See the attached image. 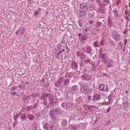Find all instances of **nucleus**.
I'll return each instance as SVG.
<instances>
[{"mask_svg": "<svg viewBox=\"0 0 130 130\" xmlns=\"http://www.w3.org/2000/svg\"><path fill=\"white\" fill-rule=\"evenodd\" d=\"M61 113V111L59 108L53 109L51 110L49 113V115L52 117L53 116L58 115L60 114Z\"/></svg>", "mask_w": 130, "mask_h": 130, "instance_id": "1", "label": "nucleus"}, {"mask_svg": "<svg viewBox=\"0 0 130 130\" xmlns=\"http://www.w3.org/2000/svg\"><path fill=\"white\" fill-rule=\"evenodd\" d=\"M56 97L55 96L49 94L48 99L50 103H55L56 101Z\"/></svg>", "mask_w": 130, "mask_h": 130, "instance_id": "2", "label": "nucleus"}, {"mask_svg": "<svg viewBox=\"0 0 130 130\" xmlns=\"http://www.w3.org/2000/svg\"><path fill=\"white\" fill-rule=\"evenodd\" d=\"M99 88L100 90L103 91H105L106 92H108L109 91L107 86L106 85L103 84L100 85L99 86Z\"/></svg>", "mask_w": 130, "mask_h": 130, "instance_id": "3", "label": "nucleus"}, {"mask_svg": "<svg viewBox=\"0 0 130 130\" xmlns=\"http://www.w3.org/2000/svg\"><path fill=\"white\" fill-rule=\"evenodd\" d=\"M112 36L113 38L117 41L120 40V39H119L120 35L118 34L117 32L113 31L112 33Z\"/></svg>", "mask_w": 130, "mask_h": 130, "instance_id": "4", "label": "nucleus"}, {"mask_svg": "<svg viewBox=\"0 0 130 130\" xmlns=\"http://www.w3.org/2000/svg\"><path fill=\"white\" fill-rule=\"evenodd\" d=\"M91 78V76L90 75L86 74H84L82 75L81 77L82 80L86 81L90 80Z\"/></svg>", "mask_w": 130, "mask_h": 130, "instance_id": "5", "label": "nucleus"}, {"mask_svg": "<svg viewBox=\"0 0 130 130\" xmlns=\"http://www.w3.org/2000/svg\"><path fill=\"white\" fill-rule=\"evenodd\" d=\"M78 91V88L77 85H75L72 86L71 88V92L72 94L76 93Z\"/></svg>", "mask_w": 130, "mask_h": 130, "instance_id": "6", "label": "nucleus"}, {"mask_svg": "<svg viewBox=\"0 0 130 130\" xmlns=\"http://www.w3.org/2000/svg\"><path fill=\"white\" fill-rule=\"evenodd\" d=\"M109 2V0H104L103 1L104 5H100V4L99 3V4L100 5L99 10H104L103 8H104L105 6H107Z\"/></svg>", "mask_w": 130, "mask_h": 130, "instance_id": "7", "label": "nucleus"}, {"mask_svg": "<svg viewBox=\"0 0 130 130\" xmlns=\"http://www.w3.org/2000/svg\"><path fill=\"white\" fill-rule=\"evenodd\" d=\"M80 90H86L88 88V86L86 83H82L80 85Z\"/></svg>", "mask_w": 130, "mask_h": 130, "instance_id": "8", "label": "nucleus"}, {"mask_svg": "<svg viewBox=\"0 0 130 130\" xmlns=\"http://www.w3.org/2000/svg\"><path fill=\"white\" fill-rule=\"evenodd\" d=\"M90 27L88 26L83 29V32L85 34L88 35L90 32Z\"/></svg>", "mask_w": 130, "mask_h": 130, "instance_id": "9", "label": "nucleus"}, {"mask_svg": "<svg viewBox=\"0 0 130 130\" xmlns=\"http://www.w3.org/2000/svg\"><path fill=\"white\" fill-rule=\"evenodd\" d=\"M73 104L71 103H68L66 104V109L69 110H71L73 107Z\"/></svg>", "mask_w": 130, "mask_h": 130, "instance_id": "10", "label": "nucleus"}, {"mask_svg": "<svg viewBox=\"0 0 130 130\" xmlns=\"http://www.w3.org/2000/svg\"><path fill=\"white\" fill-rule=\"evenodd\" d=\"M93 101L99 100L101 98V95L100 94H96L93 96Z\"/></svg>", "mask_w": 130, "mask_h": 130, "instance_id": "11", "label": "nucleus"}, {"mask_svg": "<svg viewBox=\"0 0 130 130\" xmlns=\"http://www.w3.org/2000/svg\"><path fill=\"white\" fill-rule=\"evenodd\" d=\"M87 11L86 10H82L80 11L79 12V14L80 17H84L86 14V12Z\"/></svg>", "mask_w": 130, "mask_h": 130, "instance_id": "12", "label": "nucleus"}, {"mask_svg": "<svg viewBox=\"0 0 130 130\" xmlns=\"http://www.w3.org/2000/svg\"><path fill=\"white\" fill-rule=\"evenodd\" d=\"M97 107L94 106H90L89 107V111H92L96 110Z\"/></svg>", "mask_w": 130, "mask_h": 130, "instance_id": "13", "label": "nucleus"}, {"mask_svg": "<svg viewBox=\"0 0 130 130\" xmlns=\"http://www.w3.org/2000/svg\"><path fill=\"white\" fill-rule=\"evenodd\" d=\"M124 102V100L122 99H118L117 102V103H118V105H121L123 104Z\"/></svg>", "mask_w": 130, "mask_h": 130, "instance_id": "14", "label": "nucleus"}, {"mask_svg": "<svg viewBox=\"0 0 130 130\" xmlns=\"http://www.w3.org/2000/svg\"><path fill=\"white\" fill-rule=\"evenodd\" d=\"M67 124V121L65 119H63L61 121V124L62 127H64Z\"/></svg>", "mask_w": 130, "mask_h": 130, "instance_id": "15", "label": "nucleus"}, {"mask_svg": "<svg viewBox=\"0 0 130 130\" xmlns=\"http://www.w3.org/2000/svg\"><path fill=\"white\" fill-rule=\"evenodd\" d=\"M49 94H47V93L44 94H43L41 96V99H43V100H45L46 98L48 97L49 96Z\"/></svg>", "mask_w": 130, "mask_h": 130, "instance_id": "16", "label": "nucleus"}, {"mask_svg": "<svg viewBox=\"0 0 130 130\" xmlns=\"http://www.w3.org/2000/svg\"><path fill=\"white\" fill-rule=\"evenodd\" d=\"M113 61H111L108 63L107 68H109L112 67L113 65Z\"/></svg>", "mask_w": 130, "mask_h": 130, "instance_id": "17", "label": "nucleus"}, {"mask_svg": "<svg viewBox=\"0 0 130 130\" xmlns=\"http://www.w3.org/2000/svg\"><path fill=\"white\" fill-rule=\"evenodd\" d=\"M93 45L95 47H99L100 43L98 41H96L93 43Z\"/></svg>", "mask_w": 130, "mask_h": 130, "instance_id": "18", "label": "nucleus"}, {"mask_svg": "<svg viewBox=\"0 0 130 130\" xmlns=\"http://www.w3.org/2000/svg\"><path fill=\"white\" fill-rule=\"evenodd\" d=\"M69 127L71 129L75 130L77 128V126L76 125L72 124Z\"/></svg>", "mask_w": 130, "mask_h": 130, "instance_id": "19", "label": "nucleus"}, {"mask_svg": "<svg viewBox=\"0 0 130 130\" xmlns=\"http://www.w3.org/2000/svg\"><path fill=\"white\" fill-rule=\"evenodd\" d=\"M83 50L85 52H86L88 53H89L90 54H92V52L91 51V50L90 49H89V50L87 49V51L85 48H83Z\"/></svg>", "mask_w": 130, "mask_h": 130, "instance_id": "20", "label": "nucleus"}, {"mask_svg": "<svg viewBox=\"0 0 130 130\" xmlns=\"http://www.w3.org/2000/svg\"><path fill=\"white\" fill-rule=\"evenodd\" d=\"M38 126V124L36 123H34L33 125V130H37Z\"/></svg>", "mask_w": 130, "mask_h": 130, "instance_id": "21", "label": "nucleus"}, {"mask_svg": "<svg viewBox=\"0 0 130 130\" xmlns=\"http://www.w3.org/2000/svg\"><path fill=\"white\" fill-rule=\"evenodd\" d=\"M48 125L47 123H45L43 127V128L46 130H49V129L48 127Z\"/></svg>", "mask_w": 130, "mask_h": 130, "instance_id": "22", "label": "nucleus"}, {"mask_svg": "<svg viewBox=\"0 0 130 130\" xmlns=\"http://www.w3.org/2000/svg\"><path fill=\"white\" fill-rule=\"evenodd\" d=\"M107 24L108 25V26L109 27H111L112 25L111 20H110L109 17L107 23Z\"/></svg>", "mask_w": 130, "mask_h": 130, "instance_id": "23", "label": "nucleus"}, {"mask_svg": "<svg viewBox=\"0 0 130 130\" xmlns=\"http://www.w3.org/2000/svg\"><path fill=\"white\" fill-rule=\"evenodd\" d=\"M69 83V81L67 79H65L64 80V82H63V84L65 86H67V85H68Z\"/></svg>", "mask_w": 130, "mask_h": 130, "instance_id": "24", "label": "nucleus"}, {"mask_svg": "<svg viewBox=\"0 0 130 130\" xmlns=\"http://www.w3.org/2000/svg\"><path fill=\"white\" fill-rule=\"evenodd\" d=\"M87 6L86 4L85 3H83L80 4V7L82 9H83Z\"/></svg>", "mask_w": 130, "mask_h": 130, "instance_id": "25", "label": "nucleus"}, {"mask_svg": "<svg viewBox=\"0 0 130 130\" xmlns=\"http://www.w3.org/2000/svg\"><path fill=\"white\" fill-rule=\"evenodd\" d=\"M79 127L80 128L83 129L85 128V126L84 125V124L81 123L79 124Z\"/></svg>", "mask_w": 130, "mask_h": 130, "instance_id": "26", "label": "nucleus"}, {"mask_svg": "<svg viewBox=\"0 0 130 130\" xmlns=\"http://www.w3.org/2000/svg\"><path fill=\"white\" fill-rule=\"evenodd\" d=\"M87 7H89V10H92L94 9V6L92 5H89Z\"/></svg>", "mask_w": 130, "mask_h": 130, "instance_id": "27", "label": "nucleus"}, {"mask_svg": "<svg viewBox=\"0 0 130 130\" xmlns=\"http://www.w3.org/2000/svg\"><path fill=\"white\" fill-rule=\"evenodd\" d=\"M40 10L41 9L39 8L36 10L34 12V15H37Z\"/></svg>", "mask_w": 130, "mask_h": 130, "instance_id": "28", "label": "nucleus"}, {"mask_svg": "<svg viewBox=\"0 0 130 130\" xmlns=\"http://www.w3.org/2000/svg\"><path fill=\"white\" fill-rule=\"evenodd\" d=\"M26 115L25 114H23L22 115L21 118V119L23 121L26 120Z\"/></svg>", "mask_w": 130, "mask_h": 130, "instance_id": "29", "label": "nucleus"}, {"mask_svg": "<svg viewBox=\"0 0 130 130\" xmlns=\"http://www.w3.org/2000/svg\"><path fill=\"white\" fill-rule=\"evenodd\" d=\"M81 114L84 116H89V114L88 113L86 112H82Z\"/></svg>", "mask_w": 130, "mask_h": 130, "instance_id": "30", "label": "nucleus"}, {"mask_svg": "<svg viewBox=\"0 0 130 130\" xmlns=\"http://www.w3.org/2000/svg\"><path fill=\"white\" fill-rule=\"evenodd\" d=\"M78 23L80 27H82L83 26V22L81 20H79L78 21Z\"/></svg>", "mask_w": 130, "mask_h": 130, "instance_id": "31", "label": "nucleus"}, {"mask_svg": "<svg viewBox=\"0 0 130 130\" xmlns=\"http://www.w3.org/2000/svg\"><path fill=\"white\" fill-rule=\"evenodd\" d=\"M28 117L30 120H32L34 116L31 114H28Z\"/></svg>", "mask_w": 130, "mask_h": 130, "instance_id": "32", "label": "nucleus"}, {"mask_svg": "<svg viewBox=\"0 0 130 130\" xmlns=\"http://www.w3.org/2000/svg\"><path fill=\"white\" fill-rule=\"evenodd\" d=\"M106 54V53H105L102 55V54H100L99 55V57L100 58H104Z\"/></svg>", "mask_w": 130, "mask_h": 130, "instance_id": "33", "label": "nucleus"}, {"mask_svg": "<svg viewBox=\"0 0 130 130\" xmlns=\"http://www.w3.org/2000/svg\"><path fill=\"white\" fill-rule=\"evenodd\" d=\"M113 93L110 94L108 96V98L109 100H111V98L113 96Z\"/></svg>", "mask_w": 130, "mask_h": 130, "instance_id": "34", "label": "nucleus"}, {"mask_svg": "<svg viewBox=\"0 0 130 130\" xmlns=\"http://www.w3.org/2000/svg\"><path fill=\"white\" fill-rule=\"evenodd\" d=\"M113 12L114 13V14L115 16L117 17L118 16V11L117 10H113Z\"/></svg>", "mask_w": 130, "mask_h": 130, "instance_id": "35", "label": "nucleus"}, {"mask_svg": "<svg viewBox=\"0 0 130 130\" xmlns=\"http://www.w3.org/2000/svg\"><path fill=\"white\" fill-rule=\"evenodd\" d=\"M65 51V49H63L62 50H60L58 52L57 54V56H59L60 54H61V53H62L64 51Z\"/></svg>", "mask_w": 130, "mask_h": 130, "instance_id": "36", "label": "nucleus"}, {"mask_svg": "<svg viewBox=\"0 0 130 130\" xmlns=\"http://www.w3.org/2000/svg\"><path fill=\"white\" fill-rule=\"evenodd\" d=\"M88 99L89 101L92 100L93 101V96H89L88 97Z\"/></svg>", "mask_w": 130, "mask_h": 130, "instance_id": "37", "label": "nucleus"}, {"mask_svg": "<svg viewBox=\"0 0 130 130\" xmlns=\"http://www.w3.org/2000/svg\"><path fill=\"white\" fill-rule=\"evenodd\" d=\"M64 79L63 78H61L59 80L58 83L59 84H60L64 81Z\"/></svg>", "mask_w": 130, "mask_h": 130, "instance_id": "38", "label": "nucleus"}, {"mask_svg": "<svg viewBox=\"0 0 130 130\" xmlns=\"http://www.w3.org/2000/svg\"><path fill=\"white\" fill-rule=\"evenodd\" d=\"M37 104H35L33 106L32 105L31 106V109H34L37 107Z\"/></svg>", "mask_w": 130, "mask_h": 130, "instance_id": "39", "label": "nucleus"}, {"mask_svg": "<svg viewBox=\"0 0 130 130\" xmlns=\"http://www.w3.org/2000/svg\"><path fill=\"white\" fill-rule=\"evenodd\" d=\"M25 87V86L24 85H23L22 86L21 85H19L18 86V87H20L22 89H24Z\"/></svg>", "mask_w": 130, "mask_h": 130, "instance_id": "40", "label": "nucleus"}, {"mask_svg": "<svg viewBox=\"0 0 130 130\" xmlns=\"http://www.w3.org/2000/svg\"><path fill=\"white\" fill-rule=\"evenodd\" d=\"M90 61V60L88 58H87V59L84 61V62L85 63H89Z\"/></svg>", "mask_w": 130, "mask_h": 130, "instance_id": "41", "label": "nucleus"}, {"mask_svg": "<svg viewBox=\"0 0 130 130\" xmlns=\"http://www.w3.org/2000/svg\"><path fill=\"white\" fill-rule=\"evenodd\" d=\"M30 97V96H28L26 97V98L24 99V98H23V100L24 101H25L26 100L30 99V98H29Z\"/></svg>", "mask_w": 130, "mask_h": 130, "instance_id": "42", "label": "nucleus"}, {"mask_svg": "<svg viewBox=\"0 0 130 130\" xmlns=\"http://www.w3.org/2000/svg\"><path fill=\"white\" fill-rule=\"evenodd\" d=\"M97 26L98 27L100 26L102 24V23H101V22H97Z\"/></svg>", "mask_w": 130, "mask_h": 130, "instance_id": "43", "label": "nucleus"}, {"mask_svg": "<svg viewBox=\"0 0 130 130\" xmlns=\"http://www.w3.org/2000/svg\"><path fill=\"white\" fill-rule=\"evenodd\" d=\"M17 88V87L16 86H14L12 88H11V91H14Z\"/></svg>", "mask_w": 130, "mask_h": 130, "instance_id": "44", "label": "nucleus"}, {"mask_svg": "<svg viewBox=\"0 0 130 130\" xmlns=\"http://www.w3.org/2000/svg\"><path fill=\"white\" fill-rule=\"evenodd\" d=\"M104 41L103 40H102L99 43L100 45H104Z\"/></svg>", "mask_w": 130, "mask_h": 130, "instance_id": "45", "label": "nucleus"}, {"mask_svg": "<svg viewBox=\"0 0 130 130\" xmlns=\"http://www.w3.org/2000/svg\"><path fill=\"white\" fill-rule=\"evenodd\" d=\"M54 126L53 125H51L50 126V128L49 129V130H52L54 128Z\"/></svg>", "mask_w": 130, "mask_h": 130, "instance_id": "46", "label": "nucleus"}, {"mask_svg": "<svg viewBox=\"0 0 130 130\" xmlns=\"http://www.w3.org/2000/svg\"><path fill=\"white\" fill-rule=\"evenodd\" d=\"M102 48L101 47L100 50V52H99V55L102 54Z\"/></svg>", "mask_w": 130, "mask_h": 130, "instance_id": "47", "label": "nucleus"}, {"mask_svg": "<svg viewBox=\"0 0 130 130\" xmlns=\"http://www.w3.org/2000/svg\"><path fill=\"white\" fill-rule=\"evenodd\" d=\"M89 106H88V105H85L83 106V107H84L86 108H88V109H89Z\"/></svg>", "mask_w": 130, "mask_h": 130, "instance_id": "48", "label": "nucleus"}, {"mask_svg": "<svg viewBox=\"0 0 130 130\" xmlns=\"http://www.w3.org/2000/svg\"><path fill=\"white\" fill-rule=\"evenodd\" d=\"M110 100H109V101L108 103L105 102L104 103V104L106 105H109V103L110 102Z\"/></svg>", "mask_w": 130, "mask_h": 130, "instance_id": "49", "label": "nucleus"}, {"mask_svg": "<svg viewBox=\"0 0 130 130\" xmlns=\"http://www.w3.org/2000/svg\"><path fill=\"white\" fill-rule=\"evenodd\" d=\"M121 1L120 0H118L117 2V5H118L120 3H121Z\"/></svg>", "mask_w": 130, "mask_h": 130, "instance_id": "50", "label": "nucleus"}, {"mask_svg": "<svg viewBox=\"0 0 130 130\" xmlns=\"http://www.w3.org/2000/svg\"><path fill=\"white\" fill-rule=\"evenodd\" d=\"M16 92H12L11 93L13 95H15L16 94Z\"/></svg>", "mask_w": 130, "mask_h": 130, "instance_id": "51", "label": "nucleus"}, {"mask_svg": "<svg viewBox=\"0 0 130 130\" xmlns=\"http://www.w3.org/2000/svg\"><path fill=\"white\" fill-rule=\"evenodd\" d=\"M18 30L19 32V34H21L23 33V32H22V30L21 29H20Z\"/></svg>", "mask_w": 130, "mask_h": 130, "instance_id": "52", "label": "nucleus"}, {"mask_svg": "<svg viewBox=\"0 0 130 130\" xmlns=\"http://www.w3.org/2000/svg\"><path fill=\"white\" fill-rule=\"evenodd\" d=\"M65 103H62L61 105V106L62 107H63V108H64V105H65Z\"/></svg>", "mask_w": 130, "mask_h": 130, "instance_id": "53", "label": "nucleus"}, {"mask_svg": "<svg viewBox=\"0 0 130 130\" xmlns=\"http://www.w3.org/2000/svg\"><path fill=\"white\" fill-rule=\"evenodd\" d=\"M127 42V40L126 39H125L124 40V45L125 46Z\"/></svg>", "mask_w": 130, "mask_h": 130, "instance_id": "54", "label": "nucleus"}, {"mask_svg": "<svg viewBox=\"0 0 130 130\" xmlns=\"http://www.w3.org/2000/svg\"><path fill=\"white\" fill-rule=\"evenodd\" d=\"M21 29L22 30V32H24L25 30V29L24 28H22Z\"/></svg>", "mask_w": 130, "mask_h": 130, "instance_id": "55", "label": "nucleus"}, {"mask_svg": "<svg viewBox=\"0 0 130 130\" xmlns=\"http://www.w3.org/2000/svg\"><path fill=\"white\" fill-rule=\"evenodd\" d=\"M93 23V21H90L89 22V23L90 25H91Z\"/></svg>", "mask_w": 130, "mask_h": 130, "instance_id": "56", "label": "nucleus"}, {"mask_svg": "<svg viewBox=\"0 0 130 130\" xmlns=\"http://www.w3.org/2000/svg\"><path fill=\"white\" fill-rule=\"evenodd\" d=\"M128 105V103H126L125 104H124V106L125 107H126L127 105Z\"/></svg>", "mask_w": 130, "mask_h": 130, "instance_id": "57", "label": "nucleus"}, {"mask_svg": "<svg viewBox=\"0 0 130 130\" xmlns=\"http://www.w3.org/2000/svg\"><path fill=\"white\" fill-rule=\"evenodd\" d=\"M127 32L126 29H125L124 30V31L123 32V34L124 35H125L126 33Z\"/></svg>", "mask_w": 130, "mask_h": 130, "instance_id": "58", "label": "nucleus"}, {"mask_svg": "<svg viewBox=\"0 0 130 130\" xmlns=\"http://www.w3.org/2000/svg\"><path fill=\"white\" fill-rule=\"evenodd\" d=\"M80 53L79 52H77V54L78 56H79L80 55Z\"/></svg>", "mask_w": 130, "mask_h": 130, "instance_id": "59", "label": "nucleus"}, {"mask_svg": "<svg viewBox=\"0 0 130 130\" xmlns=\"http://www.w3.org/2000/svg\"><path fill=\"white\" fill-rule=\"evenodd\" d=\"M103 59V60L104 61H105L107 59V58L105 57Z\"/></svg>", "mask_w": 130, "mask_h": 130, "instance_id": "60", "label": "nucleus"}, {"mask_svg": "<svg viewBox=\"0 0 130 130\" xmlns=\"http://www.w3.org/2000/svg\"><path fill=\"white\" fill-rule=\"evenodd\" d=\"M111 109V108L110 107H109L108 108V109L107 110V112H108Z\"/></svg>", "mask_w": 130, "mask_h": 130, "instance_id": "61", "label": "nucleus"}, {"mask_svg": "<svg viewBox=\"0 0 130 130\" xmlns=\"http://www.w3.org/2000/svg\"><path fill=\"white\" fill-rule=\"evenodd\" d=\"M30 109H31V106L28 107V110L29 111Z\"/></svg>", "mask_w": 130, "mask_h": 130, "instance_id": "62", "label": "nucleus"}, {"mask_svg": "<svg viewBox=\"0 0 130 130\" xmlns=\"http://www.w3.org/2000/svg\"><path fill=\"white\" fill-rule=\"evenodd\" d=\"M19 34V31H18V30L16 32V35H17V34Z\"/></svg>", "mask_w": 130, "mask_h": 130, "instance_id": "63", "label": "nucleus"}, {"mask_svg": "<svg viewBox=\"0 0 130 130\" xmlns=\"http://www.w3.org/2000/svg\"><path fill=\"white\" fill-rule=\"evenodd\" d=\"M82 34L81 33H79L78 34V36L79 37H80L81 36Z\"/></svg>", "mask_w": 130, "mask_h": 130, "instance_id": "64", "label": "nucleus"}]
</instances>
